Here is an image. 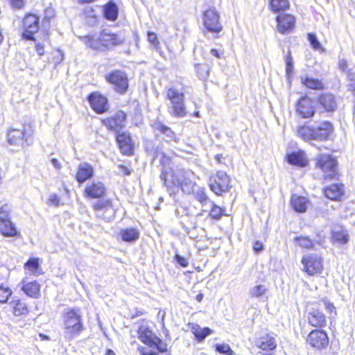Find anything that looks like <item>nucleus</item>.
Here are the masks:
<instances>
[{"instance_id": "f257e3e1", "label": "nucleus", "mask_w": 355, "mask_h": 355, "mask_svg": "<svg viewBox=\"0 0 355 355\" xmlns=\"http://www.w3.org/2000/svg\"><path fill=\"white\" fill-rule=\"evenodd\" d=\"M333 130L332 123L329 121H324L315 125H299L296 129V132L297 136L304 141H323L329 139Z\"/></svg>"}, {"instance_id": "f03ea898", "label": "nucleus", "mask_w": 355, "mask_h": 355, "mask_svg": "<svg viewBox=\"0 0 355 355\" xmlns=\"http://www.w3.org/2000/svg\"><path fill=\"white\" fill-rule=\"evenodd\" d=\"M166 98L170 101L168 107V113L175 117H184L187 111L183 92L171 87L166 91Z\"/></svg>"}, {"instance_id": "7ed1b4c3", "label": "nucleus", "mask_w": 355, "mask_h": 355, "mask_svg": "<svg viewBox=\"0 0 355 355\" xmlns=\"http://www.w3.org/2000/svg\"><path fill=\"white\" fill-rule=\"evenodd\" d=\"M63 317L67 336L71 338L83 330L81 315L79 309H67Z\"/></svg>"}, {"instance_id": "20e7f679", "label": "nucleus", "mask_w": 355, "mask_h": 355, "mask_svg": "<svg viewBox=\"0 0 355 355\" xmlns=\"http://www.w3.org/2000/svg\"><path fill=\"white\" fill-rule=\"evenodd\" d=\"M91 205L96 218L106 222H110L114 218L117 208L112 200L99 199L92 202Z\"/></svg>"}, {"instance_id": "39448f33", "label": "nucleus", "mask_w": 355, "mask_h": 355, "mask_svg": "<svg viewBox=\"0 0 355 355\" xmlns=\"http://www.w3.org/2000/svg\"><path fill=\"white\" fill-rule=\"evenodd\" d=\"M194 174L191 171L184 169H177L173 173V184L174 186L180 187L183 192L189 193L193 189Z\"/></svg>"}, {"instance_id": "423d86ee", "label": "nucleus", "mask_w": 355, "mask_h": 355, "mask_svg": "<svg viewBox=\"0 0 355 355\" xmlns=\"http://www.w3.org/2000/svg\"><path fill=\"white\" fill-rule=\"evenodd\" d=\"M202 24L209 32L213 33H218L223 30L219 13L214 8H210L204 11Z\"/></svg>"}, {"instance_id": "0eeeda50", "label": "nucleus", "mask_w": 355, "mask_h": 355, "mask_svg": "<svg viewBox=\"0 0 355 355\" xmlns=\"http://www.w3.org/2000/svg\"><path fill=\"white\" fill-rule=\"evenodd\" d=\"M302 270L309 275L320 274L323 270L322 259L320 256L309 254L303 256L302 259Z\"/></svg>"}, {"instance_id": "6e6552de", "label": "nucleus", "mask_w": 355, "mask_h": 355, "mask_svg": "<svg viewBox=\"0 0 355 355\" xmlns=\"http://www.w3.org/2000/svg\"><path fill=\"white\" fill-rule=\"evenodd\" d=\"M210 189L216 195L227 192L230 187V178L224 171H218L209 178Z\"/></svg>"}, {"instance_id": "1a4fd4ad", "label": "nucleus", "mask_w": 355, "mask_h": 355, "mask_svg": "<svg viewBox=\"0 0 355 355\" xmlns=\"http://www.w3.org/2000/svg\"><path fill=\"white\" fill-rule=\"evenodd\" d=\"M10 208L7 204L0 203V223L1 232L5 236H15L17 234L15 225L10 221L9 217Z\"/></svg>"}, {"instance_id": "9d476101", "label": "nucleus", "mask_w": 355, "mask_h": 355, "mask_svg": "<svg viewBox=\"0 0 355 355\" xmlns=\"http://www.w3.org/2000/svg\"><path fill=\"white\" fill-rule=\"evenodd\" d=\"M317 166L324 173L325 178H336L337 172V161L329 155H320L317 158Z\"/></svg>"}, {"instance_id": "9b49d317", "label": "nucleus", "mask_w": 355, "mask_h": 355, "mask_svg": "<svg viewBox=\"0 0 355 355\" xmlns=\"http://www.w3.org/2000/svg\"><path fill=\"white\" fill-rule=\"evenodd\" d=\"M307 343L313 348L321 350L329 345L327 334L323 330H313L306 338Z\"/></svg>"}, {"instance_id": "f8f14e48", "label": "nucleus", "mask_w": 355, "mask_h": 355, "mask_svg": "<svg viewBox=\"0 0 355 355\" xmlns=\"http://www.w3.org/2000/svg\"><path fill=\"white\" fill-rule=\"evenodd\" d=\"M107 81L113 85L119 93H125L128 87L126 74L121 71H115L105 76Z\"/></svg>"}, {"instance_id": "ddd939ff", "label": "nucleus", "mask_w": 355, "mask_h": 355, "mask_svg": "<svg viewBox=\"0 0 355 355\" xmlns=\"http://www.w3.org/2000/svg\"><path fill=\"white\" fill-rule=\"evenodd\" d=\"M24 32L22 37L28 40H35L33 35L39 30V17L33 14L27 15L23 21Z\"/></svg>"}, {"instance_id": "4468645a", "label": "nucleus", "mask_w": 355, "mask_h": 355, "mask_svg": "<svg viewBox=\"0 0 355 355\" xmlns=\"http://www.w3.org/2000/svg\"><path fill=\"white\" fill-rule=\"evenodd\" d=\"M126 117L124 112L119 110L110 117L103 119V123L109 130L119 132L120 129L125 127Z\"/></svg>"}, {"instance_id": "2eb2a0df", "label": "nucleus", "mask_w": 355, "mask_h": 355, "mask_svg": "<svg viewBox=\"0 0 355 355\" xmlns=\"http://www.w3.org/2000/svg\"><path fill=\"white\" fill-rule=\"evenodd\" d=\"M297 114L302 118H311L315 113L313 101L309 97H302L296 105Z\"/></svg>"}, {"instance_id": "dca6fc26", "label": "nucleus", "mask_w": 355, "mask_h": 355, "mask_svg": "<svg viewBox=\"0 0 355 355\" xmlns=\"http://www.w3.org/2000/svg\"><path fill=\"white\" fill-rule=\"evenodd\" d=\"M90 106L99 114L105 112L109 108L107 98L98 92L90 94Z\"/></svg>"}, {"instance_id": "f3484780", "label": "nucleus", "mask_w": 355, "mask_h": 355, "mask_svg": "<svg viewBox=\"0 0 355 355\" xmlns=\"http://www.w3.org/2000/svg\"><path fill=\"white\" fill-rule=\"evenodd\" d=\"M277 22V30L282 34L291 31L295 26V17L291 15H281L276 18Z\"/></svg>"}, {"instance_id": "a211bd4d", "label": "nucleus", "mask_w": 355, "mask_h": 355, "mask_svg": "<svg viewBox=\"0 0 355 355\" xmlns=\"http://www.w3.org/2000/svg\"><path fill=\"white\" fill-rule=\"evenodd\" d=\"M98 40L102 46L110 48L122 44L124 39L116 34L104 31L100 34Z\"/></svg>"}, {"instance_id": "6ab92c4d", "label": "nucleus", "mask_w": 355, "mask_h": 355, "mask_svg": "<svg viewBox=\"0 0 355 355\" xmlns=\"http://www.w3.org/2000/svg\"><path fill=\"white\" fill-rule=\"evenodd\" d=\"M116 141L121 153L131 155L133 152V143L129 132H122L116 136Z\"/></svg>"}, {"instance_id": "aec40b11", "label": "nucleus", "mask_w": 355, "mask_h": 355, "mask_svg": "<svg viewBox=\"0 0 355 355\" xmlns=\"http://www.w3.org/2000/svg\"><path fill=\"white\" fill-rule=\"evenodd\" d=\"M327 198L332 200H340L344 195V185L343 184H332L324 189Z\"/></svg>"}, {"instance_id": "412c9836", "label": "nucleus", "mask_w": 355, "mask_h": 355, "mask_svg": "<svg viewBox=\"0 0 355 355\" xmlns=\"http://www.w3.org/2000/svg\"><path fill=\"white\" fill-rule=\"evenodd\" d=\"M138 334L139 338L141 340V341L144 344L150 346V347H153V343H155V341L158 340V337L155 336L152 330H150L147 327H140L138 331Z\"/></svg>"}, {"instance_id": "4be33fe9", "label": "nucleus", "mask_w": 355, "mask_h": 355, "mask_svg": "<svg viewBox=\"0 0 355 355\" xmlns=\"http://www.w3.org/2000/svg\"><path fill=\"white\" fill-rule=\"evenodd\" d=\"M309 323L315 327H322L326 325V317L318 309H313L308 314Z\"/></svg>"}, {"instance_id": "5701e85b", "label": "nucleus", "mask_w": 355, "mask_h": 355, "mask_svg": "<svg viewBox=\"0 0 355 355\" xmlns=\"http://www.w3.org/2000/svg\"><path fill=\"white\" fill-rule=\"evenodd\" d=\"M26 137L24 130L12 129L8 133V141L10 145L23 146Z\"/></svg>"}, {"instance_id": "b1692460", "label": "nucleus", "mask_w": 355, "mask_h": 355, "mask_svg": "<svg viewBox=\"0 0 355 355\" xmlns=\"http://www.w3.org/2000/svg\"><path fill=\"white\" fill-rule=\"evenodd\" d=\"M255 344L257 347L263 350H272L277 346L275 337L269 334L258 338Z\"/></svg>"}, {"instance_id": "393cba45", "label": "nucleus", "mask_w": 355, "mask_h": 355, "mask_svg": "<svg viewBox=\"0 0 355 355\" xmlns=\"http://www.w3.org/2000/svg\"><path fill=\"white\" fill-rule=\"evenodd\" d=\"M288 162L293 165L304 167L308 164V159L302 151L294 152L288 155Z\"/></svg>"}, {"instance_id": "a878e982", "label": "nucleus", "mask_w": 355, "mask_h": 355, "mask_svg": "<svg viewBox=\"0 0 355 355\" xmlns=\"http://www.w3.org/2000/svg\"><path fill=\"white\" fill-rule=\"evenodd\" d=\"M309 202L303 196L293 195L291 198V205L297 212L304 213L306 211Z\"/></svg>"}, {"instance_id": "bb28decb", "label": "nucleus", "mask_w": 355, "mask_h": 355, "mask_svg": "<svg viewBox=\"0 0 355 355\" xmlns=\"http://www.w3.org/2000/svg\"><path fill=\"white\" fill-rule=\"evenodd\" d=\"M103 15L104 17L112 21L116 20L119 14V9L116 3L112 1L108 2L103 6Z\"/></svg>"}, {"instance_id": "cd10ccee", "label": "nucleus", "mask_w": 355, "mask_h": 355, "mask_svg": "<svg viewBox=\"0 0 355 355\" xmlns=\"http://www.w3.org/2000/svg\"><path fill=\"white\" fill-rule=\"evenodd\" d=\"M319 103L328 112L334 111L337 106L334 95L329 93L321 95Z\"/></svg>"}, {"instance_id": "c85d7f7f", "label": "nucleus", "mask_w": 355, "mask_h": 355, "mask_svg": "<svg viewBox=\"0 0 355 355\" xmlns=\"http://www.w3.org/2000/svg\"><path fill=\"white\" fill-rule=\"evenodd\" d=\"M21 289L29 297L37 298L40 295V286L36 282L24 284Z\"/></svg>"}, {"instance_id": "c756f323", "label": "nucleus", "mask_w": 355, "mask_h": 355, "mask_svg": "<svg viewBox=\"0 0 355 355\" xmlns=\"http://www.w3.org/2000/svg\"><path fill=\"white\" fill-rule=\"evenodd\" d=\"M332 239L338 244H345L348 241V234L346 230L342 227H335L332 230Z\"/></svg>"}, {"instance_id": "7c9ffc66", "label": "nucleus", "mask_w": 355, "mask_h": 355, "mask_svg": "<svg viewBox=\"0 0 355 355\" xmlns=\"http://www.w3.org/2000/svg\"><path fill=\"white\" fill-rule=\"evenodd\" d=\"M10 304L12 308L13 314L16 316L26 314L28 311L26 304L21 300H12Z\"/></svg>"}, {"instance_id": "2f4dec72", "label": "nucleus", "mask_w": 355, "mask_h": 355, "mask_svg": "<svg viewBox=\"0 0 355 355\" xmlns=\"http://www.w3.org/2000/svg\"><path fill=\"white\" fill-rule=\"evenodd\" d=\"M25 269L34 276H38L41 274L39 259L37 258H31L24 265Z\"/></svg>"}, {"instance_id": "473e14b6", "label": "nucleus", "mask_w": 355, "mask_h": 355, "mask_svg": "<svg viewBox=\"0 0 355 355\" xmlns=\"http://www.w3.org/2000/svg\"><path fill=\"white\" fill-rule=\"evenodd\" d=\"M122 239L127 242H132L139 239V232L135 228H127L120 231Z\"/></svg>"}, {"instance_id": "72a5a7b5", "label": "nucleus", "mask_w": 355, "mask_h": 355, "mask_svg": "<svg viewBox=\"0 0 355 355\" xmlns=\"http://www.w3.org/2000/svg\"><path fill=\"white\" fill-rule=\"evenodd\" d=\"M191 331L199 342L204 340L207 336L212 333L211 329L208 327L202 329L198 324H193L191 328Z\"/></svg>"}, {"instance_id": "f704fd0d", "label": "nucleus", "mask_w": 355, "mask_h": 355, "mask_svg": "<svg viewBox=\"0 0 355 355\" xmlns=\"http://www.w3.org/2000/svg\"><path fill=\"white\" fill-rule=\"evenodd\" d=\"M105 193V187L101 182H93L90 185V197L100 198Z\"/></svg>"}, {"instance_id": "c9c22d12", "label": "nucleus", "mask_w": 355, "mask_h": 355, "mask_svg": "<svg viewBox=\"0 0 355 355\" xmlns=\"http://www.w3.org/2000/svg\"><path fill=\"white\" fill-rule=\"evenodd\" d=\"M302 83L306 87L313 89H323V83L318 79L313 78H302Z\"/></svg>"}, {"instance_id": "e433bc0d", "label": "nucleus", "mask_w": 355, "mask_h": 355, "mask_svg": "<svg viewBox=\"0 0 355 355\" xmlns=\"http://www.w3.org/2000/svg\"><path fill=\"white\" fill-rule=\"evenodd\" d=\"M89 178V165L87 163L82 164L79 166L78 171L76 174V180L79 183L85 182Z\"/></svg>"}, {"instance_id": "4c0bfd02", "label": "nucleus", "mask_w": 355, "mask_h": 355, "mask_svg": "<svg viewBox=\"0 0 355 355\" xmlns=\"http://www.w3.org/2000/svg\"><path fill=\"white\" fill-rule=\"evenodd\" d=\"M270 6L275 12L284 11L289 7L288 0H271Z\"/></svg>"}, {"instance_id": "58836bf2", "label": "nucleus", "mask_w": 355, "mask_h": 355, "mask_svg": "<svg viewBox=\"0 0 355 355\" xmlns=\"http://www.w3.org/2000/svg\"><path fill=\"white\" fill-rule=\"evenodd\" d=\"M268 291L264 285H257L250 289L249 294L250 297L259 298L262 297Z\"/></svg>"}, {"instance_id": "ea45409f", "label": "nucleus", "mask_w": 355, "mask_h": 355, "mask_svg": "<svg viewBox=\"0 0 355 355\" xmlns=\"http://www.w3.org/2000/svg\"><path fill=\"white\" fill-rule=\"evenodd\" d=\"M295 243H297L300 247L306 249H310L313 247V241L307 236H297L294 239Z\"/></svg>"}, {"instance_id": "a19ab883", "label": "nucleus", "mask_w": 355, "mask_h": 355, "mask_svg": "<svg viewBox=\"0 0 355 355\" xmlns=\"http://www.w3.org/2000/svg\"><path fill=\"white\" fill-rule=\"evenodd\" d=\"M209 206L211 207V210L209 211V216L214 219H218L223 214V210L222 208L216 206L212 201L210 202Z\"/></svg>"}, {"instance_id": "79ce46f5", "label": "nucleus", "mask_w": 355, "mask_h": 355, "mask_svg": "<svg viewBox=\"0 0 355 355\" xmlns=\"http://www.w3.org/2000/svg\"><path fill=\"white\" fill-rule=\"evenodd\" d=\"M195 197L202 205H206L211 202L207 196L204 189H198L195 191Z\"/></svg>"}, {"instance_id": "37998d69", "label": "nucleus", "mask_w": 355, "mask_h": 355, "mask_svg": "<svg viewBox=\"0 0 355 355\" xmlns=\"http://www.w3.org/2000/svg\"><path fill=\"white\" fill-rule=\"evenodd\" d=\"M196 69L200 78L205 79L209 74V67L206 64H197Z\"/></svg>"}, {"instance_id": "c03bdc74", "label": "nucleus", "mask_w": 355, "mask_h": 355, "mask_svg": "<svg viewBox=\"0 0 355 355\" xmlns=\"http://www.w3.org/2000/svg\"><path fill=\"white\" fill-rule=\"evenodd\" d=\"M148 41L150 43L151 46L156 51H159L160 43L157 39V35L153 32H148Z\"/></svg>"}, {"instance_id": "a18cd8bd", "label": "nucleus", "mask_w": 355, "mask_h": 355, "mask_svg": "<svg viewBox=\"0 0 355 355\" xmlns=\"http://www.w3.org/2000/svg\"><path fill=\"white\" fill-rule=\"evenodd\" d=\"M11 295L12 291L9 288L3 286H0V303L7 302Z\"/></svg>"}, {"instance_id": "49530a36", "label": "nucleus", "mask_w": 355, "mask_h": 355, "mask_svg": "<svg viewBox=\"0 0 355 355\" xmlns=\"http://www.w3.org/2000/svg\"><path fill=\"white\" fill-rule=\"evenodd\" d=\"M285 61L286 64V74L289 77L293 71V63L291 51H288L287 55H286Z\"/></svg>"}, {"instance_id": "de8ad7c7", "label": "nucleus", "mask_w": 355, "mask_h": 355, "mask_svg": "<svg viewBox=\"0 0 355 355\" xmlns=\"http://www.w3.org/2000/svg\"><path fill=\"white\" fill-rule=\"evenodd\" d=\"M216 349L220 354L226 355H234V352L231 349L230 347L227 344H217L216 345Z\"/></svg>"}, {"instance_id": "09e8293b", "label": "nucleus", "mask_w": 355, "mask_h": 355, "mask_svg": "<svg viewBox=\"0 0 355 355\" xmlns=\"http://www.w3.org/2000/svg\"><path fill=\"white\" fill-rule=\"evenodd\" d=\"M347 79L349 80L348 88L355 96V73L347 71Z\"/></svg>"}, {"instance_id": "8fccbe9b", "label": "nucleus", "mask_w": 355, "mask_h": 355, "mask_svg": "<svg viewBox=\"0 0 355 355\" xmlns=\"http://www.w3.org/2000/svg\"><path fill=\"white\" fill-rule=\"evenodd\" d=\"M49 206L58 207L60 204V198L55 193H51L46 201Z\"/></svg>"}, {"instance_id": "3c124183", "label": "nucleus", "mask_w": 355, "mask_h": 355, "mask_svg": "<svg viewBox=\"0 0 355 355\" xmlns=\"http://www.w3.org/2000/svg\"><path fill=\"white\" fill-rule=\"evenodd\" d=\"M155 128H157L161 132L166 135L167 137H168L170 138H172L174 135L173 132L171 130V128H169L168 127H167L163 124H161V123L156 124Z\"/></svg>"}, {"instance_id": "603ef678", "label": "nucleus", "mask_w": 355, "mask_h": 355, "mask_svg": "<svg viewBox=\"0 0 355 355\" xmlns=\"http://www.w3.org/2000/svg\"><path fill=\"white\" fill-rule=\"evenodd\" d=\"M308 39L310 42V44H311L312 47L314 49H321V44H320V42L318 40L315 35L312 34V33H309Z\"/></svg>"}, {"instance_id": "864d4df0", "label": "nucleus", "mask_w": 355, "mask_h": 355, "mask_svg": "<svg viewBox=\"0 0 355 355\" xmlns=\"http://www.w3.org/2000/svg\"><path fill=\"white\" fill-rule=\"evenodd\" d=\"M13 9H21L26 4L25 0H9Z\"/></svg>"}, {"instance_id": "5fc2aeb1", "label": "nucleus", "mask_w": 355, "mask_h": 355, "mask_svg": "<svg viewBox=\"0 0 355 355\" xmlns=\"http://www.w3.org/2000/svg\"><path fill=\"white\" fill-rule=\"evenodd\" d=\"M339 69L342 71L345 72L347 76V71H352L350 69L348 68V64L345 59L339 58L338 62Z\"/></svg>"}, {"instance_id": "6e6d98bb", "label": "nucleus", "mask_w": 355, "mask_h": 355, "mask_svg": "<svg viewBox=\"0 0 355 355\" xmlns=\"http://www.w3.org/2000/svg\"><path fill=\"white\" fill-rule=\"evenodd\" d=\"M322 302L324 304V306H325V309L331 314L334 313V315H336V307L334 306L333 303H331L329 300L327 299H324L322 300Z\"/></svg>"}, {"instance_id": "4d7b16f0", "label": "nucleus", "mask_w": 355, "mask_h": 355, "mask_svg": "<svg viewBox=\"0 0 355 355\" xmlns=\"http://www.w3.org/2000/svg\"><path fill=\"white\" fill-rule=\"evenodd\" d=\"M153 347H155L157 349L161 352H164L167 349L166 345L159 338L158 340L155 341V343H153Z\"/></svg>"}, {"instance_id": "13d9d810", "label": "nucleus", "mask_w": 355, "mask_h": 355, "mask_svg": "<svg viewBox=\"0 0 355 355\" xmlns=\"http://www.w3.org/2000/svg\"><path fill=\"white\" fill-rule=\"evenodd\" d=\"M175 259L178 264H180L182 267L186 268L188 266L189 262L186 258L176 254Z\"/></svg>"}, {"instance_id": "bf43d9fd", "label": "nucleus", "mask_w": 355, "mask_h": 355, "mask_svg": "<svg viewBox=\"0 0 355 355\" xmlns=\"http://www.w3.org/2000/svg\"><path fill=\"white\" fill-rule=\"evenodd\" d=\"M141 355H157V352L153 349H146L144 347H139Z\"/></svg>"}, {"instance_id": "052dcab7", "label": "nucleus", "mask_w": 355, "mask_h": 355, "mask_svg": "<svg viewBox=\"0 0 355 355\" xmlns=\"http://www.w3.org/2000/svg\"><path fill=\"white\" fill-rule=\"evenodd\" d=\"M210 54L217 58H221L223 56L224 51L221 49H211Z\"/></svg>"}, {"instance_id": "680f3d73", "label": "nucleus", "mask_w": 355, "mask_h": 355, "mask_svg": "<svg viewBox=\"0 0 355 355\" xmlns=\"http://www.w3.org/2000/svg\"><path fill=\"white\" fill-rule=\"evenodd\" d=\"M168 171L165 166L162 168V173L160 174V179L163 182V184L164 186L168 187L167 184V180H166V175H167Z\"/></svg>"}, {"instance_id": "e2e57ef3", "label": "nucleus", "mask_w": 355, "mask_h": 355, "mask_svg": "<svg viewBox=\"0 0 355 355\" xmlns=\"http://www.w3.org/2000/svg\"><path fill=\"white\" fill-rule=\"evenodd\" d=\"M263 248V244L260 241H255L253 244V249L255 252H260Z\"/></svg>"}, {"instance_id": "0e129e2a", "label": "nucleus", "mask_w": 355, "mask_h": 355, "mask_svg": "<svg viewBox=\"0 0 355 355\" xmlns=\"http://www.w3.org/2000/svg\"><path fill=\"white\" fill-rule=\"evenodd\" d=\"M35 49H36V51L37 53V54L40 55V56H42L44 55V46L42 44H36V46H35Z\"/></svg>"}, {"instance_id": "69168bd1", "label": "nucleus", "mask_w": 355, "mask_h": 355, "mask_svg": "<svg viewBox=\"0 0 355 355\" xmlns=\"http://www.w3.org/2000/svg\"><path fill=\"white\" fill-rule=\"evenodd\" d=\"M119 167L121 170V172L125 174V175H129L131 174L130 170L126 166L120 165Z\"/></svg>"}, {"instance_id": "338daca9", "label": "nucleus", "mask_w": 355, "mask_h": 355, "mask_svg": "<svg viewBox=\"0 0 355 355\" xmlns=\"http://www.w3.org/2000/svg\"><path fill=\"white\" fill-rule=\"evenodd\" d=\"M51 162L52 164L53 165V166L56 169H60L61 165H60V162H58V159H56L55 158H53V159H51Z\"/></svg>"}, {"instance_id": "774afa93", "label": "nucleus", "mask_w": 355, "mask_h": 355, "mask_svg": "<svg viewBox=\"0 0 355 355\" xmlns=\"http://www.w3.org/2000/svg\"><path fill=\"white\" fill-rule=\"evenodd\" d=\"M90 47H92V48H94V49H100V46H98V45H96V44H94V39H93V38H91V37H90Z\"/></svg>"}]
</instances>
